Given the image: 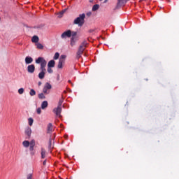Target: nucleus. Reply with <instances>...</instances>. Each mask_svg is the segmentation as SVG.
I'll list each match as a JSON object with an SVG mask.
<instances>
[{
	"mask_svg": "<svg viewBox=\"0 0 179 179\" xmlns=\"http://www.w3.org/2000/svg\"><path fill=\"white\" fill-rule=\"evenodd\" d=\"M77 34H78V32H76V31H71V36L72 37H73V38L76 37Z\"/></svg>",
	"mask_w": 179,
	"mask_h": 179,
	"instance_id": "obj_32",
	"label": "nucleus"
},
{
	"mask_svg": "<svg viewBox=\"0 0 179 179\" xmlns=\"http://www.w3.org/2000/svg\"><path fill=\"white\" fill-rule=\"evenodd\" d=\"M38 86H41V82L38 83Z\"/></svg>",
	"mask_w": 179,
	"mask_h": 179,
	"instance_id": "obj_38",
	"label": "nucleus"
},
{
	"mask_svg": "<svg viewBox=\"0 0 179 179\" xmlns=\"http://www.w3.org/2000/svg\"><path fill=\"white\" fill-rule=\"evenodd\" d=\"M29 94L30 96H36V91L33 89H31L29 92Z\"/></svg>",
	"mask_w": 179,
	"mask_h": 179,
	"instance_id": "obj_25",
	"label": "nucleus"
},
{
	"mask_svg": "<svg viewBox=\"0 0 179 179\" xmlns=\"http://www.w3.org/2000/svg\"><path fill=\"white\" fill-rule=\"evenodd\" d=\"M36 45L38 50H43V48H44V46L41 43H38Z\"/></svg>",
	"mask_w": 179,
	"mask_h": 179,
	"instance_id": "obj_22",
	"label": "nucleus"
},
{
	"mask_svg": "<svg viewBox=\"0 0 179 179\" xmlns=\"http://www.w3.org/2000/svg\"><path fill=\"white\" fill-rule=\"evenodd\" d=\"M28 122H29V127H31L33 125V122H34V120L32 117H29L28 119Z\"/></svg>",
	"mask_w": 179,
	"mask_h": 179,
	"instance_id": "obj_20",
	"label": "nucleus"
},
{
	"mask_svg": "<svg viewBox=\"0 0 179 179\" xmlns=\"http://www.w3.org/2000/svg\"><path fill=\"white\" fill-rule=\"evenodd\" d=\"M65 12H66V9L62 10V11L59 13L58 17H62V15H64V13H65Z\"/></svg>",
	"mask_w": 179,
	"mask_h": 179,
	"instance_id": "obj_27",
	"label": "nucleus"
},
{
	"mask_svg": "<svg viewBox=\"0 0 179 179\" xmlns=\"http://www.w3.org/2000/svg\"><path fill=\"white\" fill-rule=\"evenodd\" d=\"M62 103H64V99H60L58 103L57 107H62Z\"/></svg>",
	"mask_w": 179,
	"mask_h": 179,
	"instance_id": "obj_24",
	"label": "nucleus"
},
{
	"mask_svg": "<svg viewBox=\"0 0 179 179\" xmlns=\"http://www.w3.org/2000/svg\"><path fill=\"white\" fill-rule=\"evenodd\" d=\"M41 159H45V150L44 148H41Z\"/></svg>",
	"mask_w": 179,
	"mask_h": 179,
	"instance_id": "obj_15",
	"label": "nucleus"
},
{
	"mask_svg": "<svg viewBox=\"0 0 179 179\" xmlns=\"http://www.w3.org/2000/svg\"><path fill=\"white\" fill-rule=\"evenodd\" d=\"M64 61L62 60H59V62H58V65H57V68L59 69H62V64H64Z\"/></svg>",
	"mask_w": 179,
	"mask_h": 179,
	"instance_id": "obj_19",
	"label": "nucleus"
},
{
	"mask_svg": "<svg viewBox=\"0 0 179 179\" xmlns=\"http://www.w3.org/2000/svg\"><path fill=\"white\" fill-rule=\"evenodd\" d=\"M65 58H66V55H62L60 56L59 60V61H63V62H65Z\"/></svg>",
	"mask_w": 179,
	"mask_h": 179,
	"instance_id": "obj_23",
	"label": "nucleus"
},
{
	"mask_svg": "<svg viewBox=\"0 0 179 179\" xmlns=\"http://www.w3.org/2000/svg\"><path fill=\"white\" fill-rule=\"evenodd\" d=\"M38 97L41 100H44V99H45V96L44 95V93L38 94Z\"/></svg>",
	"mask_w": 179,
	"mask_h": 179,
	"instance_id": "obj_21",
	"label": "nucleus"
},
{
	"mask_svg": "<svg viewBox=\"0 0 179 179\" xmlns=\"http://www.w3.org/2000/svg\"><path fill=\"white\" fill-rule=\"evenodd\" d=\"M43 166H45L47 164V159H45L43 163Z\"/></svg>",
	"mask_w": 179,
	"mask_h": 179,
	"instance_id": "obj_36",
	"label": "nucleus"
},
{
	"mask_svg": "<svg viewBox=\"0 0 179 179\" xmlns=\"http://www.w3.org/2000/svg\"><path fill=\"white\" fill-rule=\"evenodd\" d=\"M86 17V14L82 13L80 14L78 17H77L73 20V24H78V27H82L85 24V19Z\"/></svg>",
	"mask_w": 179,
	"mask_h": 179,
	"instance_id": "obj_1",
	"label": "nucleus"
},
{
	"mask_svg": "<svg viewBox=\"0 0 179 179\" xmlns=\"http://www.w3.org/2000/svg\"><path fill=\"white\" fill-rule=\"evenodd\" d=\"M47 131H48V134H51V132H52V124L49 123L48 124Z\"/></svg>",
	"mask_w": 179,
	"mask_h": 179,
	"instance_id": "obj_12",
	"label": "nucleus"
},
{
	"mask_svg": "<svg viewBox=\"0 0 179 179\" xmlns=\"http://www.w3.org/2000/svg\"><path fill=\"white\" fill-rule=\"evenodd\" d=\"M72 36V31L71 30H67L64 32H63L61 35V38H69Z\"/></svg>",
	"mask_w": 179,
	"mask_h": 179,
	"instance_id": "obj_5",
	"label": "nucleus"
},
{
	"mask_svg": "<svg viewBox=\"0 0 179 179\" xmlns=\"http://www.w3.org/2000/svg\"><path fill=\"white\" fill-rule=\"evenodd\" d=\"M32 43H38V36H34L31 38Z\"/></svg>",
	"mask_w": 179,
	"mask_h": 179,
	"instance_id": "obj_17",
	"label": "nucleus"
},
{
	"mask_svg": "<svg viewBox=\"0 0 179 179\" xmlns=\"http://www.w3.org/2000/svg\"><path fill=\"white\" fill-rule=\"evenodd\" d=\"M120 3H125V0H118L117 5H120Z\"/></svg>",
	"mask_w": 179,
	"mask_h": 179,
	"instance_id": "obj_33",
	"label": "nucleus"
},
{
	"mask_svg": "<svg viewBox=\"0 0 179 179\" xmlns=\"http://www.w3.org/2000/svg\"><path fill=\"white\" fill-rule=\"evenodd\" d=\"M99 8H100V5L95 4L92 6V12H96V10H98Z\"/></svg>",
	"mask_w": 179,
	"mask_h": 179,
	"instance_id": "obj_16",
	"label": "nucleus"
},
{
	"mask_svg": "<svg viewBox=\"0 0 179 179\" xmlns=\"http://www.w3.org/2000/svg\"><path fill=\"white\" fill-rule=\"evenodd\" d=\"M33 62V57L30 56H27L25 57V64L26 65H30Z\"/></svg>",
	"mask_w": 179,
	"mask_h": 179,
	"instance_id": "obj_9",
	"label": "nucleus"
},
{
	"mask_svg": "<svg viewBox=\"0 0 179 179\" xmlns=\"http://www.w3.org/2000/svg\"><path fill=\"white\" fill-rule=\"evenodd\" d=\"M29 150H30L31 152H33V150H34V145H30V147H29Z\"/></svg>",
	"mask_w": 179,
	"mask_h": 179,
	"instance_id": "obj_35",
	"label": "nucleus"
},
{
	"mask_svg": "<svg viewBox=\"0 0 179 179\" xmlns=\"http://www.w3.org/2000/svg\"><path fill=\"white\" fill-rule=\"evenodd\" d=\"M54 59H58V58H59V52H56L54 55Z\"/></svg>",
	"mask_w": 179,
	"mask_h": 179,
	"instance_id": "obj_29",
	"label": "nucleus"
},
{
	"mask_svg": "<svg viewBox=\"0 0 179 179\" xmlns=\"http://www.w3.org/2000/svg\"><path fill=\"white\" fill-rule=\"evenodd\" d=\"M18 93H19V94H23V93H24V88H20L18 90Z\"/></svg>",
	"mask_w": 179,
	"mask_h": 179,
	"instance_id": "obj_28",
	"label": "nucleus"
},
{
	"mask_svg": "<svg viewBox=\"0 0 179 179\" xmlns=\"http://www.w3.org/2000/svg\"><path fill=\"white\" fill-rule=\"evenodd\" d=\"M86 47H87V42L86 41H84L78 48V50L77 52L78 59L82 57V54H83V52L85 51V50H86Z\"/></svg>",
	"mask_w": 179,
	"mask_h": 179,
	"instance_id": "obj_3",
	"label": "nucleus"
},
{
	"mask_svg": "<svg viewBox=\"0 0 179 179\" xmlns=\"http://www.w3.org/2000/svg\"><path fill=\"white\" fill-rule=\"evenodd\" d=\"M108 2V0H104L103 3H107Z\"/></svg>",
	"mask_w": 179,
	"mask_h": 179,
	"instance_id": "obj_37",
	"label": "nucleus"
},
{
	"mask_svg": "<svg viewBox=\"0 0 179 179\" xmlns=\"http://www.w3.org/2000/svg\"><path fill=\"white\" fill-rule=\"evenodd\" d=\"M75 44H76V40L75 39V38L71 37L70 40V45H71V47H73Z\"/></svg>",
	"mask_w": 179,
	"mask_h": 179,
	"instance_id": "obj_13",
	"label": "nucleus"
},
{
	"mask_svg": "<svg viewBox=\"0 0 179 179\" xmlns=\"http://www.w3.org/2000/svg\"><path fill=\"white\" fill-rule=\"evenodd\" d=\"M55 66V61L50 60L48 63V68H54Z\"/></svg>",
	"mask_w": 179,
	"mask_h": 179,
	"instance_id": "obj_10",
	"label": "nucleus"
},
{
	"mask_svg": "<svg viewBox=\"0 0 179 179\" xmlns=\"http://www.w3.org/2000/svg\"><path fill=\"white\" fill-rule=\"evenodd\" d=\"M62 112V107L57 106L53 109V113H55L57 117H61V113Z\"/></svg>",
	"mask_w": 179,
	"mask_h": 179,
	"instance_id": "obj_6",
	"label": "nucleus"
},
{
	"mask_svg": "<svg viewBox=\"0 0 179 179\" xmlns=\"http://www.w3.org/2000/svg\"><path fill=\"white\" fill-rule=\"evenodd\" d=\"M30 145L36 146V141L34 140H31L29 143Z\"/></svg>",
	"mask_w": 179,
	"mask_h": 179,
	"instance_id": "obj_31",
	"label": "nucleus"
},
{
	"mask_svg": "<svg viewBox=\"0 0 179 179\" xmlns=\"http://www.w3.org/2000/svg\"><path fill=\"white\" fill-rule=\"evenodd\" d=\"M69 83H72V82L71 81V80H69Z\"/></svg>",
	"mask_w": 179,
	"mask_h": 179,
	"instance_id": "obj_39",
	"label": "nucleus"
},
{
	"mask_svg": "<svg viewBox=\"0 0 179 179\" xmlns=\"http://www.w3.org/2000/svg\"><path fill=\"white\" fill-rule=\"evenodd\" d=\"M49 149H52V139L50 138L49 139V145H48Z\"/></svg>",
	"mask_w": 179,
	"mask_h": 179,
	"instance_id": "obj_26",
	"label": "nucleus"
},
{
	"mask_svg": "<svg viewBox=\"0 0 179 179\" xmlns=\"http://www.w3.org/2000/svg\"><path fill=\"white\" fill-rule=\"evenodd\" d=\"M52 87V86L51 85V84H50L49 83H46L43 89V92L45 94H50V90H51Z\"/></svg>",
	"mask_w": 179,
	"mask_h": 179,
	"instance_id": "obj_4",
	"label": "nucleus"
},
{
	"mask_svg": "<svg viewBox=\"0 0 179 179\" xmlns=\"http://www.w3.org/2000/svg\"><path fill=\"white\" fill-rule=\"evenodd\" d=\"M52 67H48V73H53V72H54V70H52Z\"/></svg>",
	"mask_w": 179,
	"mask_h": 179,
	"instance_id": "obj_30",
	"label": "nucleus"
},
{
	"mask_svg": "<svg viewBox=\"0 0 179 179\" xmlns=\"http://www.w3.org/2000/svg\"><path fill=\"white\" fill-rule=\"evenodd\" d=\"M24 134L26 135V138L27 139H30V138L31 137V128L27 127L25 130H24Z\"/></svg>",
	"mask_w": 179,
	"mask_h": 179,
	"instance_id": "obj_7",
	"label": "nucleus"
},
{
	"mask_svg": "<svg viewBox=\"0 0 179 179\" xmlns=\"http://www.w3.org/2000/svg\"><path fill=\"white\" fill-rule=\"evenodd\" d=\"M22 145L24 148H29V146H30V142H29V141H24Z\"/></svg>",
	"mask_w": 179,
	"mask_h": 179,
	"instance_id": "obj_14",
	"label": "nucleus"
},
{
	"mask_svg": "<svg viewBox=\"0 0 179 179\" xmlns=\"http://www.w3.org/2000/svg\"><path fill=\"white\" fill-rule=\"evenodd\" d=\"M45 72H40L39 73H38V78L39 79H43L44 78H45Z\"/></svg>",
	"mask_w": 179,
	"mask_h": 179,
	"instance_id": "obj_18",
	"label": "nucleus"
},
{
	"mask_svg": "<svg viewBox=\"0 0 179 179\" xmlns=\"http://www.w3.org/2000/svg\"><path fill=\"white\" fill-rule=\"evenodd\" d=\"M99 1H103V0H99Z\"/></svg>",
	"mask_w": 179,
	"mask_h": 179,
	"instance_id": "obj_40",
	"label": "nucleus"
},
{
	"mask_svg": "<svg viewBox=\"0 0 179 179\" xmlns=\"http://www.w3.org/2000/svg\"><path fill=\"white\" fill-rule=\"evenodd\" d=\"M36 64H41L40 71L41 72H44L45 73V71H47L45 69V66H47V61H45V59L40 57L36 60Z\"/></svg>",
	"mask_w": 179,
	"mask_h": 179,
	"instance_id": "obj_2",
	"label": "nucleus"
},
{
	"mask_svg": "<svg viewBox=\"0 0 179 179\" xmlns=\"http://www.w3.org/2000/svg\"><path fill=\"white\" fill-rule=\"evenodd\" d=\"M47 107H48V102L47 101H43L41 103L42 110L47 108Z\"/></svg>",
	"mask_w": 179,
	"mask_h": 179,
	"instance_id": "obj_11",
	"label": "nucleus"
},
{
	"mask_svg": "<svg viewBox=\"0 0 179 179\" xmlns=\"http://www.w3.org/2000/svg\"><path fill=\"white\" fill-rule=\"evenodd\" d=\"M37 114H41V108H38L36 110Z\"/></svg>",
	"mask_w": 179,
	"mask_h": 179,
	"instance_id": "obj_34",
	"label": "nucleus"
},
{
	"mask_svg": "<svg viewBox=\"0 0 179 179\" xmlns=\"http://www.w3.org/2000/svg\"><path fill=\"white\" fill-rule=\"evenodd\" d=\"M27 71L28 73H34V71H36V66H34V64L28 65Z\"/></svg>",
	"mask_w": 179,
	"mask_h": 179,
	"instance_id": "obj_8",
	"label": "nucleus"
}]
</instances>
